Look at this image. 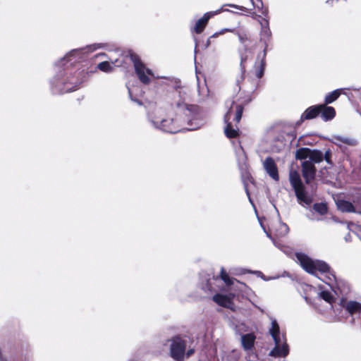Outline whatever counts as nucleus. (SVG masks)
<instances>
[{
	"label": "nucleus",
	"instance_id": "obj_1",
	"mask_svg": "<svg viewBox=\"0 0 361 361\" xmlns=\"http://www.w3.org/2000/svg\"><path fill=\"white\" fill-rule=\"evenodd\" d=\"M186 92L176 85L174 93L175 101L171 108L175 111V116L164 118L161 116L160 111L156 110L147 114V120L152 126L158 130L172 134L183 130H196L207 123L205 112L198 106L187 104Z\"/></svg>",
	"mask_w": 361,
	"mask_h": 361
},
{
	"label": "nucleus",
	"instance_id": "obj_2",
	"mask_svg": "<svg viewBox=\"0 0 361 361\" xmlns=\"http://www.w3.org/2000/svg\"><path fill=\"white\" fill-rule=\"evenodd\" d=\"M104 47L105 44L95 43L85 47L74 49L56 62V73L50 80L51 92L54 94H61L76 90L83 82L82 72H73L70 66L83 59L87 54Z\"/></svg>",
	"mask_w": 361,
	"mask_h": 361
},
{
	"label": "nucleus",
	"instance_id": "obj_3",
	"mask_svg": "<svg viewBox=\"0 0 361 361\" xmlns=\"http://www.w3.org/2000/svg\"><path fill=\"white\" fill-rule=\"evenodd\" d=\"M295 257L302 269L307 273L316 275L317 271L321 274H325L326 281H324L326 284L330 285L332 281L336 283L331 288L338 300L348 298L350 292V286L348 282L343 279H338L331 269V267L324 261L319 259H313L303 252H296Z\"/></svg>",
	"mask_w": 361,
	"mask_h": 361
},
{
	"label": "nucleus",
	"instance_id": "obj_4",
	"mask_svg": "<svg viewBox=\"0 0 361 361\" xmlns=\"http://www.w3.org/2000/svg\"><path fill=\"white\" fill-rule=\"evenodd\" d=\"M331 155L330 149H327L324 154L319 149H311L308 147H300L296 150L295 159L301 162V172L305 183H309L311 179L316 178L315 164L324 159L327 164L333 165Z\"/></svg>",
	"mask_w": 361,
	"mask_h": 361
},
{
	"label": "nucleus",
	"instance_id": "obj_5",
	"mask_svg": "<svg viewBox=\"0 0 361 361\" xmlns=\"http://www.w3.org/2000/svg\"><path fill=\"white\" fill-rule=\"evenodd\" d=\"M313 178L306 183L307 188L303 184L299 173L291 171L289 173L290 183L295 192L298 204L304 207H310L314 201V197L317 190V183Z\"/></svg>",
	"mask_w": 361,
	"mask_h": 361
},
{
	"label": "nucleus",
	"instance_id": "obj_6",
	"mask_svg": "<svg viewBox=\"0 0 361 361\" xmlns=\"http://www.w3.org/2000/svg\"><path fill=\"white\" fill-rule=\"evenodd\" d=\"M251 101V99L249 97L245 101L242 102L239 104L235 105V109L233 110L234 101H233L231 104V106L228 109L227 112L224 115V122L226 124L224 128V133L227 137L228 138H234L237 137L239 135V129L236 127L234 128L232 123L231 122V119L232 116L234 115V118L233 120L238 123L242 118L243 112L244 110V106L247 104Z\"/></svg>",
	"mask_w": 361,
	"mask_h": 361
},
{
	"label": "nucleus",
	"instance_id": "obj_7",
	"mask_svg": "<svg viewBox=\"0 0 361 361\" xmlns=\"http://www.w3.org/2000/svg\"><path fill=\"white\" fill-rule=\"evenodd\" d=\"M271 324L269 333L274 341L275 346L269 355L274 357H285L289 353V348L285 336L284 335L281 336L279 325L276 319H272Z\"/></svg>",
	"mask_w": 361,
	"mask_h": 361
},
{
	"label": "nucleus",
	"instance_id": "obj_8",
	"mask_svg": "<svg viewBox=\"0 0 361 361\" xmlns=\"http://www.w3.org/2000/svg\"><path fill=\"white\" fill-rule=\"evenodd\" d=\"M170 343L169 355L176 361H184L185 350L190 337L185 334H177L167 340Z\"/></svg>",
	"mask_w": 361,
	"mask_h": 361
},
{
	"label": "nucleus",
	"instance_id": "obj_9",
	"mask_svg": "<svg viewBox=\"0 0 361 361\" xmlns=\"http://www.w3.org/2000/svg\"><path fill=\"white\" fill-rule=\"evenodd\" d=\"M338 305L351 317L350 323L355 324V319L361 316V303L348 298L339 299Z\"/></svg>",
	"mask_w": 361,
	"mask_h": 361
},
{
	"label": "nucleus",
	"instance_id": "obj_10",
	"mask_svg": "<svg viewBox=\"0 0 361 361\" xmlns=\"http://www.w3.org/2000/svg\"><path fill=\"white\" fill-rule=\"evenodd\" d=\"M130 59L132 61L135 73L139 80L145 85L150 82L149 78L147 75H153V72L151 69L145 67V64L142 62L138 55L135 53L130 54Z\"/></svg>",
	"mask_w": 361,
	"mask_h": 361
},
{
	"label": "nucleus",
	"instance_id": "obj_11",
	"mask_svg": "<svg viewBox=\"0 0 361 361\" xmlns=\"http://www.w3.org/2000/svg\"><path fill=\"white\" fill-rule=\"evenodd\" d=\"M329 140L338 146L342 152L346 149L345 146L355 147L358 145V140L353 137L333 135Z\"/></svg>",
	"mask_w": 361,
	"mask_h": 361
},
{
	"label": "nucleus",
	"instance_id": "obj_12",
	"mask_svg": "<svg viewBox=\"0 0 361 361\" xmlns=\"http://www.w3.org/2000/svg\"><path fill=\"white\" fill-rule=\"evenodd\" d=\"M262 29L260 32V41L264 44V57L267 56L269 43L271 40V31L269 26V21L264 19V22L261 23Z\"/></svg>",
	"mask_w": 361,
	"mask_h": 361
},
{
	"label": "nucleus",
	"instance_id": "obj_13",
	"mask_svg": "<svg viewBox=\"0 0 361 361\" xmlns=\"http://www.w3.org/2000/svg\"><path fill=\"white\" fill-rule=\"evenodd\" d=\"M222 11V8H220L214 11L205 13L203 16L196 22L195 25L193 27L194 32L197 34L202 33L207 25L209 19L214 17L215 15L220 13Z\"/></svg>",
	"mask_w": 361,
	"mask_h": 361
},
{
	"label": "nucleus",
	"instance_id": "obj_14",
	"mask_svg": "<svg viewBox=\"0 0 361 361\" xmlns=\"http://www.w3.org/2000/svg\"><path fill=\"white\" fill-rule=\"evenodd\" d=\"M263 166L269 176L274 180H279V176L277 166L273 158L268 157L263 163Z\"/></svg>",
	"mask_w": 361,
	"mask_h": 361
},
{
	"label": "nucleus",
	"instance_id": "obj_15",
	"mask_svg": "<svg viewBox=\"0 0 361 361\" xmlns=\"http://www.w3.org/2000/svg\"><path fill=\"white\" fill-rule=\"evenodd\" d=\"M322 106L320 104L314 105L308 107L304 113L301 115L300 121L297 122V124L299 125L300 123L303 122L305 120H310L316 118L320 114V107Z\"/></svg>",
	"mask_w": 361,
	"mask_h": 361
},
{
	"label": "nucleus",
	"instance_id": "obj_16",
	"mask_svg": "<svg viewBox=\"0 0 361 361\" xmlns=\"http://www.w3.org/2000/svg\"><path fill=\"white\" fill-rule=\"evenodd\" d=\"M213 300L219 305L231 308L233 305L232 298L229 295L216 293L213 296Z\"/></svg>",
	"mask_w": 361,
	"mask_h": 361
},
{
	"label": "nucleus",
	"instance_id": "obj_17",
	"mask_svg": "<svg viewBox=\"0 0 361 361\" xmlns=\"http://www.w3.org/2000/svg\"><path fill=\"white\" fill-rule=\"evenodd\" d=\"M322 106L320 107V114L322 118L324 121L332 120L336 116L335 109L332 106H327V104H321Z\"/></svg>",
	"mask_w": 361,
	"mask_h": 361
},
{
	"label": "nucleus",
	"instance_id": "obj_18",
	"mask_svg": "<svg viewBox=\"0 0 361 361\" xmlns=\"http://www.w3.org/2000/svg\"><path fill=\"white\" fill-rule=\"evenodd\" d=\"M337 208L342 212L356 213V207L354 203L345 200H340L336 202Z\"/></svg>",
	"mask_w": 361,
	"mask_h": 361
},
{
	"label": "nucleus",
	"instance_id": "obj_19",
	"mask_svg": "<svg viewBox=\"0 0 361 361\" xmlns=\"http://www.w3.org/2000/svg\"><path fill=\"white\" fill-rule=\"evenodd\" d=\"M255 336L252 334H246L241 336V343L245 350H251L254 346Z\"/></svg>",
	"mask_w": 361,
	"mask_h": 361
},
{
	"label": "nucleus",
	"instance_id": "obj_20",
	"mask_svg": "<svg viewBox=\"0 0 361 361\" xmlns=\"http://www.w3.org/2000/svg\"><path fill=\"white\" fill-rule=\"evenodd\" d=\"M345 90L343 88L336 89L328 93L324 98V104H329L335 102Z\"/></svg>",
	"mask_w": 361,
	"mask_h": 361
},
{
	"label": "nucleus",
	"instance_id": "obj_21",
	"mask_svg": "<svg viewBox=\"0 0 361 361\" xmlns=\"http://www.w3.org/2000/svg\"><path fill=\"white\" fill-rule=\"evenodd\" d=\"M265 58L264 57V52H262V56L261 54H259L257 59H259V65L257 66V70L256 71V76L257 78H261L264 73V69L266 66V61Z\"/></svg>",
	"mask_w": 361,
	"mask_h": 361
},
{
	"label": "nucleus",
	"instance_id": "obj_22",
	"mask_svg": "<svg viewBox=\"0 0 361 361\" xmlns=\"http://www.w3.org/2000/svg\"><path fill=\"white\" fill-rule=\"evenodd\" d=\"M246 60H247V56H245V55H244L243 54L241 53L240 54V68L241 75L236 80V85L238 87V91L240 90V83L244 79V73L245 72V67L244 66V63L245 62Z\"/></svg>",
	"mask_w": 361,
	"mask_h": 361
},
{
	"label": "nucleus",
	"instance_id": "obj_23",
	"mask_svg": "<svg viewBox=\"0 0 361 361\" xmlns=\"http://www.w3.org/2000/svg\"><path fill=\"white\" fill-rule=\"evenodd\" d=\"M313 209L320 215H324L328 212V207L325 202L314 203Z\"/></svg>",
	"mask_w": 361,
	"mask_h": 361
},
{
	"label": "nucleus",
	"instance_id": "obj_24",
	"mask_svg": "<svg viewBox=\"0 0 361 361\" xmlns=\"http://www.w3.org/2000/svg\"><path fill=\"white\" fill-rule=\"evenodd\" d=\"M220 277L221 280L227 285L231 286L233 284L235 281H237L235 279L230 277L228 274L226 273V270L224 267L221 268L220 271Z\"/></svg>",
	"mask_w": 361,
	"mask_h": 361
},
{
	"label": "nucleus",
	"instance_id": "obj_25",
	"mask_svg": "<svg viewBox=\"0 0 361 361\" xmlns=\"http://www.w3.org/2000/svg\"><path fill=\"white\" fill-rule=\"evenodd\" d=\"M319 298L325 300L326 302L331 304L334 302V296L331 293L329 290H321L319 293Z\"/></svg>",
	"mask_w": 361,
	"mask_h": 361
},
{
	"label": "nucleus",
	"instance_id": "obj_26",
	"mask_svg": "<svg viewBox=\"0 0 361 361\" xmlns=\"http://www.w3.org/2000/svg\"><path fill=\"white\" fill-rule=\"evenodd\" d=\"M97 68L104 73H111L113 66L108 61H102L97 64Z\"/></svg>",
	"mask_w": 361,
	"mask_h": 361
},
{
	"label": "nucleus",
	"instance_id": "obj_27",
	"mask_svg": "<svg viewBox=\"0 0 361 361\" xmlns=\"http://www.w3.org/2000/svg\"><path fill=\"white\" fill-rule=\"evenodd\" d=\"M239 358L238 353L236 350H233L225 354L223 357V361H238Z\"/></svg>",
	"mask_w": 361,
	"mask_h": 361
},
{
	"label": "nucleus",
	"instance_id": "obj_28",
	"mask_svg": "<svg viewBox=\"0 0 361 361\" xmlns=\"http://www.w3.org/2000/svg\"><path fill=\"white\" fill-rule=\"evenodd\" d=\"M289 232V227L286 223H281L280 227L279 230V235L281 236H284L288 234Z\"/></svg>",
	"mask_w": 361,
	"mask_h": 361
},
{
	"label": "nucleus",
	"instance_id": "obj_29",
	"mask_svg": "<svg viewBox=\"0 0 361 361\" xmlns=\"http://www.w3.org/2000/svg\"><path fill=\"white\" fill-rule=\"evenodd\" d=\"M353 203L356 207V213L361 215V196H356L353 200Z\"/></svg>",
	"mask_w": 361,
	"mask_h": 361
},
{
	"label": "nucleus",
	"instance_id": "obj_30",
	"mask_svg": "<svg viewBox=\"0 0 361 361\" xmlns=\"http://www.w3.org/2000/svg\"><path fill=\"white\" fill-rule=\"evenodd\" d=\"M243 273H244V274H246V273L252 274L256 275L257 277H260L261 279H262L264 281H267L268 280V279H267L265 278V276L260 271H252V270H250V269H244Z\"/></svg>",
	"mask_w": 361,
	"mask_h": 361
},
{
	"label": "nucleus",
	"instance_id": "obj_31",
	"mask_svg": "<svg viewBox=\"0 0 361 361\" xmlns=\"http://www.w3.org/2000/svg\"><path fill=\"white\" fill-rule=\"evenodd\" d=\"M274 245L278 248L280 250H281L283 252H284L285 254H288L289 253V250L290 248L286 246V245H284L283 244H281V243L279 242H277V241H274Z\"/></svg>",
	"mask_w": 361,
	"mask_h": 361
},
{
	"label": "nucleus",
	"instance_id": "obj_32",
	"mask_svg": "<svg viewBox=\"0 0 361 361\" xmlns=\"http://www.w3.org/2000/svg\"><path fill=\"white\" fill-rule=\"evenodd\" d=\"M254 8H257L258 9L263 8V2L262 0H250Z\"/></svg>",
	"mask_w": 361,
	"mask_h": 361
},
{
	"label": "nucleus",
	"instance_id": "obj_33",
	"mask_svg": "<svg viewBox=\"0 0 361 361\" xmlns=\"http://www.w3.org/2000/svg\"><path fill=\"white\" fill-rule=\"evenodd\" d=\"M226 5L228 6H229V7L237 8V9L241 11H243V12H248L249 11L248 8H247L246 7L243 6H238V5H235V4H226Z\"/></svg>",
	"mask_w": 361,
	"mask_h": 361
},
{
	"label": "nucleus",
	"instance_id": "obj_34",
	"mask_svg": "<svg viewBox=\"0 0 361 361\" xmlns=\"http://www.w3.org/2000/svg\"><path fill=\"white\" fill-rule=\"evenodd\" d=\"M326 173H327V169L326 168L321 169L319 171V176L322 178L324 182H327V180L326 179L327 176H326Z\"/></svg>",
	"mask_w": 361,
	"mask_h": 361
},
{
	"label": "nucleus",
	"instance_id": "obj_35",
	"mask_svg": "<svg viewBox=\"0 0 361 361\" xmlns=\"http://www.w3.org/2000/svg\"><path fill=\"white\" fill-rule=\"evenodd\" d=\"M128 92H129V96H130V99L135 102L136 104H137L139 106H142V102L141 100L137 99V98H133V96H132V94H131V92L130 90H128Z\"/></svg>",
	"mask_w": 361,
	"mask_h": 361
},
{
	"label": "nucleus",
	"instance_id": "obj_36",
	"mask_svg": "<svg viewBox=\"0 0 361 361\" xmlns=\"http://www.w3.org/2000/svg\"><path fill=\"white\" fill-rule=\"evenodd\" d=\"M202 288L209 291L214 290L212 286V283L210 280H207L206 285L203 286Z\"/></svg>",
	"mask_w": 361,
	"mask_h": 361
},
{
	"label": "nucleus",
	"instance_id": "obj_37",
	"mask_svg": "<svg viewBox=\"0 0 361 361\" xmlns=\"http://www.w3.org/2000/svg\"><path fill=\"white\" fill-rule=\"evenodd\" d=\"M195 353V350L192 348L189 349L188 350H185V357H189Z\"/></svg>",
	"mask_w": 361,
	"mask_h": 361
},
{
	"label": "nucleus",
	"instance_id": "obj_38",
	"mask_svg": "<svg viewBox=\"0 0 361 361\" xmlns=\"http://www.w3.org/2000/svg\"><path fill=\"white\" fill-rule=\"evenodd\" d=\"M261 226H262V228L264 229V231L265 232V233H266L267 236L269 238H270L273 243H274V241H276V240L272 238V236L271 235V234H270L269 233H268V232L266 231L265 228L264 227V226H263L262 224H261Z\"/></svg>",
	"mask_w": 361,
	"mask_h": 361
},
{
	"label": "nucleus",
	"instance_id": "obj_39",
	"mask_svg": "<svg viewBox=\"0 0 361 361\" xmlns=\"http://www.w3.org/2000/svg\"><path fill=\"white\" fill-rule=\"evenodd\" d=\"M244 188H245V193H246L247 197L250 198V191L248 190L247 184V183H244Z\"/></svg>",
	"mask_w": 361,
	"mask_h": 361
},
{
	"label": "nucleus",
	"instance_id": "obj_40",
	"mask_svg": "<svg viewBox=\"0 0 361 361\" xmlns=\"http://www.w3.org/2000/svg\"><path fill=\"white\" fill-rule=\"evenodd\" d=\"M0 361H8L6 358L4 356L2 349L0 347Z\"/></svg>",
	"mask_w": 361,
	"mask_h": 361
},
{
	"label": "nucleus",
	"instance_id": "obj_41",
	"mask_svg": "<svg viewBox=\"0 0 361 361\" xmlns=\"http://www.w3.org/2000/svg\"><path fill=\"white\" fill-rule=\"evenodd\" d=\"M210 37L207 40V42H206V44H205V48H207L209 45H210V43H211V41H210Z\"/></svg>",
	"mask_w": 361,
	"mask_h": 361
},
{
	"label": "nucleus",
	"instance_id": "obj_42",
	"mask_svg": "<svg viewBox=\"0 0 361 361\" xmlns=\"http://www.w3.org/2000/svg\"><path fill=\"white\" fill-rule=\"evenodd\" d=\"M227 31H230V30H229V29H227V28H225V29L221 30L219 32V33H220V34H223V33H224L225 32H227Z\"/></svg>",
	"mask_w": 361,
	"mask_h": 361
},
{
	"label": "nucleus",
	"instance_id": "obj_43",
	"mask_svg": "<svg viewBox=\"0 0 361 361\" xmlns=\"http://www.w3.org/2000/svg\"><path fill=\"white\" fill-rule=\"evenodd\" d=\"M219 35H220L219 32H215L210 37V38L217 37Z\"/></svg>",
	"mask_w": 361,
	"mask_h": 361
},
{
	"label": "nucleus",
	"instance_id": "obj_44",
	"mask_svg": "<svg viewBox=\"0 0 361 361\" xmlns=\"http://www.w3.org/2000/svg\"><path fill=\"white\" fill-rule=\"evenodd\" d=\"M248 200H249V202L251 203V204L254 207V203H253V201H252L251 197H250V198H248Z\"/></svg>",
	"mask_w": 361,
	"mask_h": 361
},
{
	"label": "nucleus",
	"instance_id": "obj_45",
	"mask_svg": "<svg viewBox=\"0 0 361 361\" xmlns=\"http://www.w3.org/2000/svg\"><path fill=\"white\" fill-rule=\"evenodd\" d=\"M267 9H265L264 11H262V13L264 14V15H266L267 13Z\"/></svg>",
	"mask_w": 361,
	"mask_h": 361
},
{
	"label": "nucleus",
	"instance_id": "obj_46",
	"mask_svg": "<svg viewBox=\"0 0 361 361\" xmlns=\"http://www.w3.org/2000/svg\"><path fill=\"white\" fill-rule=\"evenodd\" d=\"M348 237H350V234L348 233L347 236L345 237L346 241L348 240Z\"/></svg>",
	"mask_w": 361,
	"mask_h": 361
},
{
	"label": "nucleus",
	"instance_id": "obj_47",
	"mask_svg": "<svg viewBox=\"0 0 361 361\" xmlns=\"http://www.w3.org/2000/svg\"><path fill=\"white\" fill-rule=\"evenodd\" d=\"M348 90H356V89L348 87Z\"/></svg>",
	"mask_w": 361,
	"mask_h": 361
},
{
	"label": "nucleus",
	"instance_id": "obj_48",
	"mask_svg": "<svg viewBox=\"0 0 361 361\" xmlns=\"http://www.w3.org/2000/svg\"><path fill=\"white\" fill-rule=\"evenodd\" d=\"M197 47V43H196V44H195V51H196Z\"/></svg>",
	"mask_w": 361,
	"mask_h": 361
},
{
	"label": "nucleus",
	"instance_id": "obj_49",
	"mask_svg": "<svg viewBox=\"0 0 361 361\" xmlns=\"http://www.w3.org/2000/svg\"><path fill=\"white\" fill-rule=\"evenodd\" d=\"M224 11H229V10H228V9H225V10H224Z\"/></svg>",
	"mask_w": 361,
	"mask_h": 361
},
{
	"label": "nucleus",
	"instance_id": "obj_50",
	"mask_svg": "<svg viewBox=\"0 0 361 361\" xmlns=\"http://www.w3.org/2000/svg\"><path fill=\"white\" fill-rule=\"evenodd\" d=\"M360 319V324H361V315H360V319Z\"/></svg>",
	"mask_w": 361,
	"mask_h": 361
}]
</instances>
